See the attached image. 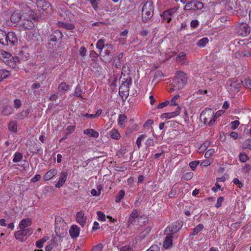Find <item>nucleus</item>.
I'll use <instances>...</instances> for the list:
<instances>
[{"instance_id":"f257e3e1","label":"nucleus","mask_w":251,"mask_h":251,"mask_svg":"<svg viewBox=\"0 0 251 251\" xmlns=\"http://www.w3.org/2000/svg\"><path fill=\"white\" fill-rule=\"evenodd\" d=\"M187 80L186 75L183 72H177L173 79V87L178 90L182 89L186 84Z\"/></svg>"},{"instance_id":"f03ea898","label":"nucleus","mask_w":251,"mask_h":251,"mask_svg":"<svg viewBox=\"0 0 251 251\" xmlns=\"http://www.w3.org/2000/svg\"><path fill=\"white\" fill-rule=\"evenodd\" d=\"M38 10L40 17H44L51 11L50 4L45 0H38L36 1Z\"/></svg>"},{"instance_id":"7ed1b4c3","label":"nucleus","mask_w":251,"mask_h":251,"mask_svg":"<svg viewBox=\"0 0 251 251\" xmlns=\"http://www.w3.org/2000/svg\"><path fill=\"white\" fill-rule=\"evenodd\" d=\"M200 119L204 124L212 126L215 123L214 112L211 109L203 111L200 115Z\"/></svg>"},{"instance_id":"20e7f679","label":"nucleus","mask_w":251,"mask_h":251,"mask_svg":"<svg viewBox=\"0 0 251 251\" xmlns=\"http://www.w3.org/2000/svg\"><path fill=\"white\" fill-rule=\"evenodd\" d=\"M0 59L5 64L12 68L16 66V62L18 61V58H14L11 54L4 50H0Z\"/></svg>"},{"instance_id":"39448f33","label":"nucleus","mask_w":251,"mask_h":251,"mask_svg":"<svg viewBox=\"0 0 251 251\" xmlns=\"http://www.w3.org/2000/svg\"><path fill=\"white\" fill-rule=\"evenodd\" d=\"M32 232L33 229L31 228L21 229L15 233V237L16 239L19 240L21 242H24L25 241L26 238L29 236Z\"/></svg>"},{"instance_id":"423d86ee","label":"nucleus","mask_w":251,"mask_h":251,"mask_svg":"<svg viewBox=\"0 0 251 251\" xmlns=\"http://www.w3.org/2000/svg\"><path fill=\"white\" fill-rule=\"evenodd\" d=\"M182 225L183 224L182 222L176 221L171 226H168L165 230V233L166 234L169 233L170 234L173 235L174 234L180 230Z\"/></svg>"},{"instance_id":"0eeeda50","label":"nucleus","mask_w":251,"mask_h":251,"mask_svg":"<svg viewBox=\"0 0 251 251\" xmlns=\"http://www.w3.org/2000/svg\"><path fill=\"white\" fill-rule=\"evenodd\" d=\"M143 218L142 216L138 215V211L136 209H134L129 217L128 223L131 225L140 226L141 225L140 221Z\"/></svg>"},{"instance_id":"6e6552de","label":"nucleus","mask_w":251,"mask_h":251,"mask_svg":"<svg viewBox=\"0 0 251 251\" xmlns=\"http://www.w3.org/2000/svg\"><path fill=\"white\" fill-rule=\"evenodd\" d=\"M236 30L239 35L245 37L250 33L251 28L248 24L242 23L237 26Z\"/></svg>"},{"instance_id":"1a4fd4ad","label":"nucleus","mask_w":251,"mask_h":251,"mask_svg":"<svg viewBox=\"0 0 251 251\" xmlns=\"http://www.w3.org/2000/svg\"><path fill=\"white\" fill-rule=\"evenodd\" d=\"M203 8V4L200 1H189L185 6L184 9L185 10H201Z\"/></svg>"},{"instance_id":"9d476101","label":"nucleus","mask_w":251,"mask_h":251,"mask_svg":"<svg viewBox=\"0 0 251 251\" xmlns=\"http://www.w3.org/2000/svg\"><path fill=\"white\" fill-rule=\"evenodd\" d=\"M129 84L128 82H124L119 88V94L123 98H126L129 94Z\"/></svg>"},{"instance_id":"9b49d317","label":"nucleus","mask_w":251,"mask_h":251,"mask_svg":"<svg viewBox=\"0 0 251 251\" xmlns=\"http://www.w3.org/2000/svg\"><path fill=\"white\" fill-rule=\"evenodd\" d=\"M181 111V108L177 105L176 110L174 112L164 113L161 116L162 119H171L178 116Z\"/></svg>"},{"instance_id":"f8f14e48","label":"nucleus","mask_w":251,"mask_h":251,"mask_svg":"<svg viewBox=\"0 0 251 251\" xmlns=\"http://www.w3.org/2000/svg\"><path fill=\"white\" fill-rule=\"evenodd\" d=\"M187 57L186 54L184 52H180L176 58V62L183 65H188L189 62L187 61Z\"/></svg>"},{"instance_id":"ddd939ff","label":"nucleus","mask_w":251,"mask_h":251,"mask_svg":"<svg viewBox=\"0 0 251 251\" xmlns=\"http://www.w3.org/2000/svg\"><path fill=\"white\" fill-rule=\"evenodd\" d=\"M21 25L24 29H30L34 27V25L31 20L26 18L25 16H24V19L22 21Z\"/></svg>"},{"instance_id":"4468645a","label":"nucleus","mask_w":251,"mask_h":251,"mask_svg":"<svg viewBox=\"0 0 251 251\" xmlns=\"http://www.w3.org/2000/svg\"><path fill=\"white\" fill-rule=\"evenodd\" d=\"M6 40L8 42L6 46H13L18 41L15 34L13 32H9L6 33Z\"/></svg>"},{"instance_id":"2eb2a0df","label":"nucleus","mask_w":251,"mask_h":251,"mask_svg":"<svg viewBox=\"0 0 251 251\" xmlns=\"http://www.w3.org/2000/svg\"><path fill=\"white\" fill-rule=\"evenodd\" d=\"M68 173L63 172L60 174V176L57 182L55 184L56 188H60L63 185L67 180Z\"/></svg>"},{"instance_id":"dca6fc26","label":"nucleus","mask_w":251,"mask_h":251,"mask_svg":"<svg viewBox=\"0 0 251 251\" xmlns=\"http://www.w3.org/2000/svg\"><path fill=\"white\" fill-rule=\"evenodd\" d=\"M75 218L76 222L83 227L86 222V217L84 216V213L82 211L78 212Z\"/></svg>"},{"instance_id":"f3484780","label":"nucleus","mask_w":251,"mask_h":251,"mask_svg":"<svg viewBox=\"0 0 251 251\" xmlns=\"http://www.w3.org/2000/svg\"><path fill=\"white\" fill-rule=\"evenodd\" d=\"M176 9H170L164 11L162 14L163 18L169 23L172 19V16L176 12Z\"/></svg>"},{"instance_id":"a211bd4d","label":"nucleus","mask_w":251,"mask_h":251,"mask_svg":"<svg viewBox=\"0 0 251 251\" xmlns=\"http://www.w3.org/2000/svg\"><path fill=\"white\" fill-rule=\"evenodd\" d=\"M80 229L79 227L76 225H73L71 226L69 233L71 237L72 238H76L79 235Z\"/></svg>"},{"instance_id":"6ab92c4d","label":"nucleus","mask_w":251,"mask_h":251,"mask_svg":"<svg viewBox=\"0 0 251 251\" xmlns=\"http://www.w3.org/2000/svg\"><path fill=\"white\" fill-rule=\"evenodd\" d=\"M23 16H25L26 18L29 19L30 20H36L39 18H41L39 15H37L35 12L32 10H25V12L24 13Z\"/></svg>"},{"instance_id":"aec40b11","label":"nucleus","mask_w":251,"mask_h":251,"mask_svg":"<svg viewBox=\"0 0 251 251\" xmlns=\"http://www.w3.org/2000/svg\"><path fill=\"white\" fill-rule=\"evenodd\" d=\"M165 238L163 247L167 249L172 247L173 245V235L168 233Z\"/></svg>"},{"instance_id":"412c9836","label":"nucleus","mask_w":251,"mask_h":251,"mask_svg":"<svg viewBox=\"0 0 251 251\" xmlns=\"http://www.w3.org/2000/svg\"><path fill=\"white\" fill-rule=\"evenodd\" d=\"M32 224V221L29 218L23 219L19 224V226L21 229H26Z\"/></svg>"},{"instance_id":"4be33fe9","label":"nucleus","mask_w":251,"mask_h":251,"mask_svg":"<svg viewBox=\"0 0 251 251\" xmlns=\"http://www.w3.org/2000/svg\"><path fill=\"white\" fill-rule=\"evenodd\" d=\"M226 5L229 10L235 9L238 5L237 0H226Z\"/></svg>"},{"instance_id":"5701e85b","label":"nucleus","mask_w":251,"mask_h":251,"mask_svg":"<svg viewBox=\"0 0 251 251\" xmlns=\"http://www.w3.org/2000/svg\"><path fill=\"white\" fill-rule=\"evenodd\" d=\"M83 133L87 135L90 137H93L95 138H98L99 133L98 131L95 130L93 129L89 128L83 130Z\"/></svg>"},{"instance_id":"b1692460","label":"nucleus","mask_w":251,"mask_h":251,"mask_svg":"<svg viewBox=\"0 0 251 251\" xmlns=\"http://www.w3.org/2000/svg\"><path fill=\"white\" fill-rule=\"evenodd\" d=\"M57 171L54 169H51L48 171L44 176L45 180H49L51 179L55 175L57 174Z\"/></svg>"},{"instance_id":"393cba45","label":"nucleus","mask_w":251,"mask_h":251,"mask_svg":"<svg viewBox=\"0 0 251 251\" xmlns=\"http://www.w3.org/2000/svg\"><path fill=\"white\" fill-rule=\"evenodd\" d=\"M22 18L21 14L19 11H14L10 17L11 21L13 23L19 22Z\"/></svg>"},{"instance_id":"a878e982","label":"nucleus","mask_w":251,"mask_h":251,"mask_svg":"<svg viewBox=\"0 0 251 251\" xmlns=\"http://www.w3.org/2000/svg\"><path fill=\"white\" fill-rule=\"evenodd\" d=\"M62 37V32L59 30H56L54 31V32L51 34L50 41L53 42H56L58 39H60Z\"/></svg>"},{"instance_id":"bb28decb","label":"nucleus","mask_w":251,"mask_h":251,"mask_svg":"<svg viewBox=\"0 0 251 251\" xmlns=\"http://www.w3.org/2000/svg\"><path fill=\"white\" fill-rule=\"evenodd\" d=\"M109 135L111 138L115 140H119L121 138V135L119 131L116 128H113L109 132Z\"/></svg>"},{"instance_id":"cd10ccee","label":"nucleus","mask_w":251,"mask_h":251,"mask_svg":"<svg viewBox=\"0 0 251 251\" xmlns=\"http://www.w3.org/2000/svg\"><path fill=\"white\" fill-rule=\"evenodd\" d=\"M142 11H153V2L151 0H148L146 2Z\"/></svg>"},{"instance_id":"c85d7f7f","label":"nucleus","mask_w":251,"mask_h":251,"mask_svg":"<svg viewBox=\"0 0 251 251\" xmlns=\"http://www.w3.org/2000/svg\"><path fill=\"white\" fill-rule=\"evenodd\" d=\"M0 44L3 46L8 44L7 41L6 40V33L2 30H0Z\"/></svg>"},{"instance_id":"c756f323","label":"nucleus","mask_w":251,"mask_h":251,"mask_svg":"<svg viewBox=\"0 0 251 251\" xmlns=\"http://www.w3.org/2000/svg\"><path fill=\"white\" fill-rule=\"evenodd\" d=\"M153 11H142V19L146 22L153 15Z\"/></svg>"},{"instance_id":"7c9ffc66","label":"nucleus","mask_w":251,"mask_h":251,"mask_svg":"<svg viewBox=\"0 0 251 251\" xmlns=\"http://www.w3.org/2000/svg\"><path fill=\"white\" fill-rule=\"evenodd\" d=\"M69 89V86L65 82H61L58 87V90L61 93H65Z\"/></svg>"},{"instance_id":"2f4dec72","label":"nucleus","mask_w":251,"mask_h":251,"mask_svg":"<svg viewBox=\"0 0 251 251\" xmlns=\"http://www.w3.org/2000/svg\"><path fill=\"white\" fill-rule=\"evenodd\" d=\"M102 57L106 61L109 62L112 59V55L108 50H105L102 54Z\"/></svg>"},{"instance_id":"473e14b6","label":"nucleus","mask_w":251,"mask_h":251,"mask_svg":"<svg viewBox=\"0 0 251 251\" xmlns=\"http://www.w3.org/2000/svg\"><path fill=\"white\" fill-rule=\"evenodd\" d=\"M204 227L203 225L202 224H199L193 229V232L190 235L195 236L198 234Z\"/></svg>"},{"instance_id":"72a5a7b5","label":"nucleus","mask_w":251,"mask_h":251,"mask_svg":"<svg viewBox=\"0 0 251 251\" xmlns=\"http://www.w3.org/2000/svg\"><path fill=\"white\" fill-rule=\"evenodd\" d=\"M29 110H26L23 111L20 113H18L15 115V118L17 119H23L25 117H27L29 114Z\"/></svg>"},{"instance_id":"f704fd0d","label":"nucleus","mask_w":251,"mask_h":251,"mask_svg":"<svg viewBox=\"0 0 251 251\" xmlns=\"http://www.w3.org/2000/svg\"><path fill=\"white\" fill-rule=\"evenodd\" d=\"M13 112V108L11 106H5L1 111V113L4 116H8Z\"/></svg>"},{"instance_id":"c9c22d12","label":"nucleus","mask_w":251,"mask_h":251,"mask_svg":"<svg viewBox=\"0 0 251 251\" xmlns=\"http://www.w3.org/2000/svg\"><path fill=\"white\" fill-rule=\"evenodd\" d=\"M209 39L207 37H204L200 39L197 43V45L201 48L204 47L208 43Z\"/></svg>"},{"instance_id":"e433bc0d","label":"nucleus","mask_w":251,"mask_h":251,"mask_svg":"<svg viewBox=\"0 0 251 251\" xmlns=\"http://www.w3.org/2000/svg\"><path fill=\"white\" fill-rule=\"evenodd\" d=\"M10 75V72L3 70H0V81L7 78Z\"/></svg>"},{"instance_id":"4c0bfd02","label":"nucleus","mask_w":251,"mask_h":251,"mask_svg":"<svg viewBox=\"0 0 251 251\" xmlns=\"http://www.w3.org/2000/svg\"><path fill=\"white\" fill-rule=\"evenodd\" d=\"M126 119V116L124 114H121L118 117V124L122 126Z\"/></svg>"},{"instance_id":"58836bf2","label":"nucleus","mask_w":251,"mask_h":251,"mask_svg":"<svg viewBox=\"0 0 251 251\" xmlns=\"http://www.w3.org/2000/svg\"><path fill=\"white\" fill-rule=\"evenodd\" d=\"M210 144V143L208 141H206L204 142L199 148V152H201L205 151L208 148V147L209 146Z\"/></svg>"},{"instance_id":"ea45409f","label":"nucleus","mask_w":251,"mask_h":251,"mask_svg":"<svg viewBox=\"0 0 251 251\" xmlns=\"http://www.w3.org/2000/svg\"><path fill=\"white\" fill-rule=\"evenodd\" d=\"M104 42L105 41L104 39H100L99 40L96 44L97 48L101 51L105 46Z\"/></svg>"},{"instance_id":"a19ab883","label":"nucleus","mask_w":251,"mask_h":251,"mask_svg":"<svg viewBox=\"0 0 251 251\" xmlns=\"http://www.w3.org/2000/svg\"><path fill=\"white\" fill-rule=\"evenodd\" d=\"M8 128L11 131H16L17 128V123L16 122H10L8 125Z\"/></svg>"},{"instance_id":"79ce46f5","label":"nucleus","mask_w":251,"mask_h":251,"mask_svg":"<svg viewBox=\"0 0 251 251\" xmlns=\"http://www.w3.org/2000/svg\"><path fill=\"white\" fill-rule=\"evenodd\" d=\"M82 90L80 85H78L75 89L74 95L77 97L82 99L81 96Z\"/></svg>"},{"instance_id":"37998d69","label":"nucleus","mask_w":251,"mask_h":251,"mask_svg":"<svg viewBox=\"0 0 251 251\" xmlns=\"http://www.w3.org/2000/svg\"><path fill=\"white\" fill-rule=\"evenodd\" d=\"M251 171V166L249 164H245L243 167L242 172L245 174H248Z\"/></svg>"},{"instance_id":"c03bdc74","label":"nucleus","mask_w":251,"mask_h":251,"mask_svg":"<svg viewBox=\"0 0 251 251\" xmlns=\"http://www.w3.org/2000/svg\"><path fill=\"white\" fill-rule=\"evenodd\" d=\"M147 137V135L142 134L138 137L136 140V145L139 149L141 146L142 141Z\"/></svg>"},{"instance_id":"a18cd8bd","label":"nucleus","mask_w":251,"mask_h":251,"mask_svg":"<svg viewBox=\"0 0 251 251\" xmlns=\"http://www.w3.org/2000/svg\"><path fill=\"white\" fill-rule=\"evenodd\" d=\"M239 159L241 162L244 163L249 159V157L246 154L244 153H240L239 154Z\"/></svg>"},{"instance_id":"49530a36","label":"nucleus","mask_w":251,"mask_h":251,"mask_svg":"<svg viewBox=\"0 0 251 251\" xmlns=\"http://www.w3.org/2000/svg\"><path fill=\"white\" fill-rule=\"evenodd\" d=\"M125 196V192L124 190H121L118 196L116 198V202H119Z\"/></svg>"},{"instance_id":"de8ad7c7","label":"nucleus","mask_w":251,"mask_h":251,"mask_svg":"<svg viewBox=\"0 0 251 251\" xmlns=\"http://www.w3.org/2000/svg\"><path fill=\"white\" fill-rule=\"evenodd\" d=\"M244 149H248L251 150V139H248L245 140L243 144Z\"/></svg>"},{"instance_id":"09e8293b","label":"nucleus","mask_w":251,"mask_h":251,"mask_svg":"<svg viewBox=\"0 0 251 251\" xmlns=\"http://www.w3.org/2000/svg\"><path fill=\"white\" fill-rule=\"evenodd\" d=\"M75 127L74 126H69L65 130L64 133L66 134V135L69 136L71 134H72L75 130Z\"/></svg>"},{"instance_id":"8fccbe9b","label":"nucleus","mask_w":251,"mask_h":251,"mask_svg":"<svg viewBox=\"0 0 251 251\" xmlns=\"http://www.w3.org/2000/svg\"><path fill=\"white\" fill-rule=\"evenodd\" d=\"M22 157L23 156L21 153L17 152L14 155L13 161L14 162H19L21 160Z\"/></svg>"},{"instance_id":"3c124183","label":"nucleus","mask_w":251,"mask_h":251,"mask_svg":"<svg viewBox=\"0 0 251 251\" xmlns=\"http://www.w3.org/2000/svg\"><path fill=\"white\" fill-rule=\"evenodd\" d=\"M239 124H240V122L238 120H235L234 121L231 122L230 123V125L231 126V128L232 130L236 129L238 127Z\"/></svg>"},{"instance_id":"603ef678","label":"nucleus","mask_w":251,"mask_h":251,"mask_svg":"<svg viewBox=\"0 0 251 251\" xmlns=\"http://www.w3.org/2000/svg\"><path fill=\"white\" fill-rule=\"evenodd\" d=\"M215 151L213 149L208 150L205 153V157L206 158H210L214 153Z\"/></svg>"},{"instance_id":"864d4df0","label":"nucleus","mask_w":251,"mask_h":251,"mask_svg":"<svg viewBox=\"0 0 251 251\" xmlns=\"http://www.w3.org/2000/svg\"><path fill=\"white\" fill-rule=\"evenodd\" d=\"M224 201V198L223 197H220L218 198L217 202L215 206L217 208L220 207L222 206V203Z\"/></svg>"},{"instance_id":"5fc2aeb1","label":"nucleus","mask_w":251,"mask_h":251,"mask_svg":"<svg viewBox=\"0 0 251 251\" xmlns=\"http://www.w3.org/2000/svg\"><path fill=\"white\" fill-rule=\"evenodd\" d=\"M97 214L99 220L101 221H105L106 220L105 215L102 212L98 211Z\"/></svg>"},{"instance_id":"6e6d98bb","label":"nucleus","mask_w":251,"mask_h":251,"mask_svg":"<svg viewBox=\"0 0 251 251\" xmlns=\"http://www.w3.org/2000/svg\"><path fill=\"white\" fill-rule=\"evenodd\" d=\"M193 176V173L191 172L185 173L183 176V178L185 180H190Z\"/></svg>"},{"instance_id":"4d7b16f0","label":"nucleus","mask_w":251,"mask_h":251,"mask_svg":"<svg viewBox=\"0 0 251 251\" xmlns=\"http://www.w3.org/2000/svg\"><path fill=\"white\" fill-rule=\"evenodd\" d=\"M22 105V102L19 99H15L14 101V106L15 108H19Z\"/></svg>"},{"instance_id":"13d9d810","label":"nucleus","mask_w":251,"mask_h":251,"mask_svg":"<svg viewBox=\"0 0 251 251\" xmlns=\"http://www.w3.org/2000/svg\"><path fill=\"white\" fill-rule=\"evenodd\" d=\"M179 98V95H176L172 99L171 101V105L172 106L174 105H177V104L176 103V100Z\"/></svg>"},{"instance_id":"bf43d9fd","label":"nucleus","mask_w":251,"mask_h":251,"mask_svg":"<svg viewBox=\"0 0 251 251\" xmlns=\"http://www.w3.org/2000/svg\"><path fill=\"white\" fill-rule=\"evenodd\" d=\"M145 144L147 147L150 146H153L154 145L153 139L151 138L148 139V140L145 142Z\"/></svg>"},{"instance_id":"052dcab7","label":"nucleus","mask_w":251,"mask_h":251,"mask_svg":"<svg viewBox=\"0 0 251 251\" xmlns=\"http://www.w3.org/2000/svg\"><path fill=\"white\" fill-rule=\"evenodd\" d=\"M159 250L160 248L158 245H153L146 251H159Z\"/></svg>"},{"instance_id":"680f3d73","label":"nucleus","mask_w":251,"mask_h":251,"mask_svg":"<svg viewBox=\"0 0 251 251\" xmlns=\"http://www.w3.org/2000/svg\"><path fill=\"white\" fill-rule=\"evenodd\" d=\"M199 161H192L189 163V166L190 168L192 169V170H194L196 169L197 166L199 164Z\"/></svg>"},{"instance_id":"e2e57ef3","label":"nucleus","mask_w":251,"mask_h":251,"mask_svg":"<svg viewBox=\"0 0 251 251\" xmlns=\"http://www.w3.org/2000/svg\"><path fill=\"white\" fill-rule=\"evenodd\" d=\"M103 248V246L101 244H99L96 246L92 249L91 251H101Z\"/></svg>"},{"instance_id":"0e129e2a","label":"nucleus","mask_w":251,"mask_h":251,"mask_svg":"<svg viewBox=\"0 0 251 251\" xmlns=\"http://www.w3.org/2000/svg\"><path fill=\"white\" fill-rule=\"evenodd\" d=\"M64 28L66 29H73L75 28L74 25L70 23H64Z\"/></svg>"},{"instance_id":"69168bd1","label":"nucleus","mask_w":251,"mask_h":251,"mask_svg":"<svg viewBox=\"0 0 251 251\" xmlns=\"http://www.w3.org/2000/svg\"><path fill=\"white\" fill-rule=\"evenodd\" d=\"M91 193L94 196H99L100 195V190L98 189L97 191L95 189H93L91 191Z\"/></svg>"},{"instance_id":"338daca9","label":"nucleus","mask_w":251,"mask_h":251,"mask_svg":"<svg viewBox=\"0 0 251 251\" xmlns=\"http://www.w3.org/2000/svg\"><path fill=\"white\" fill-rule=\"evenodd\" d=\"M120 251H132V249L129 246H125L120 249Z\"/></svg>"},{"instance_id":"774afa93","label":"nucleus","mask_w":251,"mask_h":251,"mask_svg":"<svg viewBox=\"0 0 251 251\" xmlns=\"http://www.w3.org/2000/svg\"><path fill=\"white\" fill-rule=\"evenodd\" d=\"M245 83L246 87L251 90V80L250 79H246Z\"/></svg>"}]
</instances>
